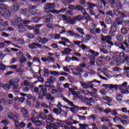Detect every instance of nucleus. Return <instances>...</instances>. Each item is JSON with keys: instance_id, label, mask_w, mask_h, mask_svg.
I'll list each match as a JSON object with an SVG mask.
<instances>
[{"instance_id": "obj_1", "label": "nucleus", "mask_w": 129, "mask_h": 129, "mask_svg": "<svg viewBox=\"0 0 129 129\" xmlns=\"http://www.w3.org/2000/svg\"><path fill=\"white\" fill-rule=\"evenodd\" d=\"M110 88H113L115 90L120 89L121 93L123 94H128L129 86H127V82H124L121 85H110Z\"/></svg>"}, {"instance_id": "obj_2", "label": "nucleus", "mask_w": 129, "mask_h": 129, "mask_svg": "<svg viewBox=\"0 0 129 129\" xmlns=\"http://www.w3.org/2000/svg\"><path fill=\"white\" fill-rule=\"evenodd\" d=\"M8 7L5 4H3L0 6V15L3 16L5 18H10L11 17V12L8 9ZM4 24V20L0 17V25Z\"/></svg>"}, {"instance_id": "obj_3", "label": "nucleus", "mask_w": 129, "mask_h": 129, "mask_svg": "<svg viewBox=\"0 0 129 129\" xmlns=\"http://www.w3.org/2000/svg\"><path fill=\"white\" fill-rule=\"evenodd\" d=\"M117 58H118V56L115 55L113 56L112 57V60L114 61V62H116V66H119V65H121L122 64H123L124 62H126V66H129V57L127 56H126L124 59H117Z\"/></svg>"}, {"instance_id": "obj_4", "label": "nucleus", "mask_w": 129, "mask_h": 129, "mask_svg": "<svg viewBox=\"0 0 129 129\" xmlns=\"http://www.w3.org/2000/svg\"><path fill=\"white\" fill-rule=\"evenodd\" d=\"M54 9H55V3H49L44 6L43 10L45 13H51L53 14V11L55 10Z\"/></svg>"}, {"instance_id": "obj_5", "label": "nucleus", "mask_w": 129, "mask_h": 129, "mask_svg": "<svg viewBox=\"0 0 129 129\" xmlns=\"http://www.w3.org/2000/svg\"><path fill=\"white\" fill-rule=\"evenodd\" d=\"M62 19L64 22H66L67 24H70V25H74L75 24V20L74 18H70L69 16H66V15H62Z\"/></svg>"}, {"instance_id": "obj_6", "label": "nucleus", "mask_w": 129, "mask_h": 129, "mask_svg": "<svg viewBox=\"0 0 129 129\" xmlns=\"http://www.w3.org/2000/svg\"><path fill=\"white\" fill-rule=\"evenodd\" d=\"M17 57L19 59V62L21 64L27 62V58L24 56V53L22 51H19L17 53Z\"/></svg>"}, {"instance_id": "obj_7", "label": "nucleus", "mask_w": 129, "mask_h": 129, "mask_svg": "<svg viewBox=\"0 0 129 129\" xmlns=\"http://www.w3.org/2000/svg\"><path fill=\"white\" fill-rule=\"evenodd\" d=\"M38 87L42 92V96L39 95V97L40 99H43V98H44V96H46V95H47V88L42 85H39Z\"/></svg>"}, {"instance_id": "obj_8", "label": "nucleus", "mask_w": 129, "mask_h": 129, "mask_svg": "<svg viewBox=\"0 0 129 129\" xmlns=\"http://www.w3.org/2000/svg\"><path fill=\"white\" fill-rule=\"evenodd\" d=\"M20 14L21 15H22L23 16H25V19H26V20H29V19H30V15L29 14V11H28V9H22L21 10L20 12Z\"/></svg>"}, {"instance_id": "obj_9", "label": "nucleus", "mask_w": 129, "mask_h": 129, "mask_svg": "<svg viewBox=\"0 0 129 129\" xmlns=\"http://www.w3.org/2000/svg\"><path fill=\"white\" fill-rule=\"evenodd\" d=\"M96 82V83H101V82L100 81H98L96 79H94L92 81H88L87 82V88H93L94 86H93V83Z\"/></svg>"}, {"instance_id": "obj_10", "label": "nucleus", "mask_w": 129, "mask_h": 129, "mask_svg": "<svg viewBox=\"0 0 129 129\" xmlns=\"http://www.w3.org/2000/svg\"><path fill=\"white\" fill-rule=\"evenodd\" d=\"M28 47L29 49H37V48H43V47H42V45L38 43H36L35 42L33 43L32 44H30L28 45Z\"/></svg>"}, {"instance_id": "obj_11", "label": "nucleus", "mask_w": 129, "mask_h": 129, "mask_svg": "<svg viewBox=\"0 0 129 129\" xmlns=\"http://www.w3.org/2000/svg\"><path fill=\"white\" fill-rule=\"evenodd\" d=\"M22 21H23V20H22V18L21 16H15V20H13L12 21V24L14 26H16V23H21Z\"/></svg>"}, {"instance_id": "obj_12", "label": "nucleus", "mask_w": 129, "mask_h": 129, "mask_svg": "<svg viewBox=\"0 0 129 129\" xmlns=\"http://www.w3.org/2000/svg\"><path fill=\"white\" fill-rule=\"evenodd\" d=\"M26 25H25L23 23H20L18 25V31L19 33H24L25 31H26V29L25 28Z\"/></svg>"}, {"instance_id": "obj_13", "label": "nucleus", "mask_w": 129, "mask_h": 129, "mask_svg": "<svg viewBox=\"0 0 129 129\" xmlns=\"http://www.w3.org/2000/svg\"><path fill=\"white\" fill-rule=\"evenodd\" d=\"M20 8V5L19 4V3L17 2H15V3H13V6L11 8L12 11L13 12H17L19 9Z\"/></svg>"}, {"instance_id": "obj_14", "label": "nucleus", "mask_w": 129, "mask_h": 129, "mask_svg": "<svg viewBox=\"0 0 129 129\" xmlns=\"http://www.w3.org/2000/svg\"><path fill=\"white\" fill-rule=\"evenodd\" d=\"M52 18L53 15H52L51 13H49L47 16H45L43 17V20H45V23H50Z\"/></svg>"}, {"instance_id": "obj_15", "label": "nucleus", "mask_w": 129, "mask_h": 129, "mask_svg": "<svg viewBox=\"0 0 129 129\" xmlns=\"http://www.w3.org/2000/svg\"><path fill=\"white\" fill-rule=\"evenodd\" d=\"M101 36L102 37L101 38V40L102 42H106V43H107L108 41H111L112 39L111 36H104L103 35H101Z\"/></svg>"}, {"instance_id": "obj_16", "label": "nucleus", "mask_w": 129, "mask_h": 129, "mask_svg": "<svg viewBox=\"0 0 129 129\" xmlns=\"http://www.w3.org/2000/svg\"><path fill=\"white\" fill-rule=\"evenodd\" d=\"M21 111L24 117H29V112L27 109L25 108H21Z\"/></svg>"}, {"instance_id": "obj_17", "label": "nucleus", "mask_w": 129, "mask_h": 129, "mask_svg": "<svg viewBox=\"0 0 129 129\" xmlns=\"http://www.w3.org/2000/svg\"><path fill=\"white\" fill-rule=\"evenodd\" d=\"M37 39L40 40L39 42V43H41V41L42 45H45L46 43H48V39L45 37L43 38L42 39H41V37L38 36Z\"/></svg>"}, {"instance_id": "obj_18", "label": "nucleus", "mask_w": 129, "mask_h": 129, "mask_svg": "<svg viewBox=\"0 0 129 129\" xmlns=\"http://www.w3.org/2000/svg\"><path fill=\"white\" fill-rule=\"evenodd\" d=\"M87 5H88L87 10H92L93 8H95V7H97V4L91 3L90 2L87 3Z\"/></svg>"}, {"instance_id": "obj_19", "label": "nucleus", "mask_w": 129, "mask_h": 129, "mask_svg": "<svg viewBox=\"0 0 129 129\" xmlns=\"http://www.w3.org/2000/svg\"><path fill=\"white\" fill-rule=\"evenodd\" d=\"M114 56H118L117 60H123L122 59L125 57V54L124 52H122L119 53V55H114Z\"/></svg>"}, {"instance_id": "obj_20", "label": "nucleus", "mask_w": 129, "mask_h": 129, "mask_svg": "<svg viewBox=\"0 0 129 129\" xmlns=\"http://www.w3.org/2000/svg\"><path fill=\"white\" fill-rule=\"evenodd\" d=\"M114 45L116 47H118L119 49H121L123 51H125V48L124 47V46H123L122 44L118 42H115L114 43Z\"/></svg>"}, {"instance_id": "obj_21", "label": "nucleus", "mask_w": 129, "mask_h": 129, "mask_svg": "<svg viewBox=\"0 0 129 129\" xmlns=\"http://www.w3.org/2000/svg\"><path fill=\"white\" fill-rule=\"evenodd\" d=\"M36 118H42V119H46L47 118V115L44 113H39V114H37L36 115Z\"/></svg>"}, {"instance_id": "obj_22", "label": "nucleus", "mask_w": 129, "mask_h": 129, "mask_svg": "<svg viewBox=\"0 0 129 129\" xmlns=\"http://www.w3.org/2000/svg\"><path fill=\"white\" fill-rule=\"evenodd\" d=\"M67 11V8H62L59 11L53 10L52 11L53 14H60V13H65Z\"/></svg>"}, {"instance_id": "obj_23", "label": "nucleus", "mask_w": 129, "mask_h": 129, "mask_svg": "<svg viewBox=\"0 0 129 129\" xmlns=\"http://www.w3.org/2000/svg\"><path fill=\"white\" fill-rule=\"evenodd\" d=\"M53 111L54 113H55L57 115H59V114H60V113L62 112V108L58 109V108H54L53 109Z\"/></svg>"}, {"instance_id": "obj_24", "label": "nucleus", "mask_w": 129, "mask_h": 129, "mask_svg": "<svg viewBox=\"0 0 129 129\" xmlns=\"http://www.w3.org/2000/svg\"><path fill=\"white\" fill-rule=\"evenodd\" d=\"M53 120H54V118L52 115L50 114L48 115V118L46 119V122L47 123H50L51 124V122H52Z\"/></svg>"}, {"instance_id": "obj_25", "label": "nucleus", "mask_w": 129, "mask_h": 129, "mask_svg": "<svg viewBox=\"0 0 129 129\" xmlns=\"http://www.w3.org/2000/svg\"><path fill=\"white\" fill-rule=\"evenodd\" d=\"M76 30H77L78 32L82 35V36H84L85 35V33H84V29L83 28L77 27L76 28Z\"/></svg>"}, {"instance_id": "obj_26", "label": "nucleus", "mask_w": 129, "mask_h": 129, "mask_svg": "<svg viewBox=\"0 0 129 129\" xmlns=\"http://www.w3.org/2000/svg\"><path fill=\"white\" fill-rule=\"evenodd\" d=\"M89 52L92 54V55H93V56H95V57H97V56H99V53L98 52H96L92 49H90Z\"/></svg>"}, {"instance_id": "obj_27", "label": "nucleus", "mask_w": 129, "mask_h": 129, "mask_svg": "<svg viewBox=\"0 0 129 129\" xmlns=\"http://www.w3.org/2000/svg\"><path fill=\"white\" fill-rule=\"evenodd\" d=\"M41 21V18L39 17H35L34 18H32L31 22L37 24V23H39Z\"/></svg>"}, {"instance_id": "obj_28", "label": "nucleus", "mask_w": 129, "mask_h": 129, "mask_svg": "<svg viewBox=\"0 0 129 129\" xmlns=\"http://www.w3.org/2000/svg\"><path fill=\"white\" fill-rule=\"evenodd\" d=\"M117 111H120V109H115L114 110L111 111V114L112 115L115 116V115H117L118 114Z\"/></svg>"}, {"instance_id": "obj_29", "label": "nucleus", "mask_w": 129, "mask_h": 129, "mask_svg": "<svg viewBox=\"0 0 129 129\" xmlns=\"http://www.w3.org/2000/svg\"><path fill=\"white\" fill-rule=\"evenodd\" d=\"M72 52V49L68 48H66L63 51H62V54H66V55H69V53Z\"/></svg>"}, {"instance_id": "obj_30", "label": "nucleus", "mask_w": 129, "mask_h": 129, "mask_svg": "<svg viewBox=\"0 0 129 129\" xmlns=\"http://www.w3.org/2000/svg\"><path fill=\"white\" fill-rule=\"evenodd\" d=\"M47 80L48 81H49L50 83L52 84L53 82H56V77L54 76H51Z\"/></svg>"}, {"instance_id": "obj_31", "label": "nucleus", "mask_w": 129, "mask_h": 129, "mask_svg": "<svg viewBox=\"0 0 129 129\" xmlns=\"http://www.w3.org/2000/svg\"><path fill=\"white\" fill-rule=\"evenodd\" d=\"M105 23L107 25H109V24H111L112 23V20L110 17H107L105 18Z\"/></svg>"}, {"instance_id": "obj_32", "label": "nucleus", "mask_w": 129, "mask_h": 129, "mask_svg": "<svg viewBox=\"0 0 129 129\" xmlns=\"http://www.w3.org/2000/svg\"><path fill=\"white\" fill-rule=\"evenodd\" d=\"M116 8L118 9V10H121L122 8V5H121V4L120 3V1H118L115 4Z\"/></svg>"}, {"instance_id": "obj_33", "label": "nucleus", "mask_w": 129, "mask_h": 129, "mask_svg": "<svg viewBox=\"0 0 129 129\" xmlns=\"http://www.w3.org/2000/svg\"><path fill=\"white\" fill-rule=\"evenodd\" d=\"M44 84L46 87H50V88H53V85H51L52 84V83H51L49 81H45Z\"/></svg>"}, {"instance_id": "obj_34", "label": "nucleus", "mask_w": 129, "mask_h": 129, "mask_svg": "<svg viewBox=\"0 0 129 129\" xmlns=\"http://www.w3.org/2000/svg\"><path fill=\"white\" fill-rule=\"evenodd\" d=\"M115 22L117 25H121L122 24V19L117 17L115 19Z\"/></svg>"}, {"instance_id": "obj_35", "label": "nucleus", "mask_w": 129, "mask_h": 129, "mask_svg": "<svg viewBox=\"0 0 129 129\" xmlns=\"http://www.w3.org/2000/svg\"><path fill=\"white\" fill-rule=\"evenodd\" d=\"M116 38L118 42H121L123 40V37L120 34H117Z\"/></svg>"}, {"instance_id": "obj_36", "label": "nucleus", "mask_w": 129, "mask_h": 129, "mask_svg": "<svg viewBox=\"0 0 129 129\" xmlns=\"http://www.w3.org/2000/svg\"><path fill=\"white\" fill-rule=\"evenodd\" d=\"M117 30L116 29V27L113 25L111 27V31L110 32L109 35H110V34H112V33H115Z\"/></svg>"}, {"instance_id": "obj_37", "label": "nucleus", "mask_w": 129, "mask_h": 129, "mask_svg": "<svg viewBox=\"0 0 129 129\" xmlns=\"http://www.w3.org/2000/svg\"><path fill=\"white\" fill-rule=\"evenodd\" d=\"M29 11H32L33 10H36L37 6L36 5L33 6L31 4L28 5Z\"/></svg>"}, {"instance_id": "obj_38", "label": "nucleus", "mask_w": 129, "mask_h": 129, "mask_svg": "<svg viewBox=\"0 0 129 129\" xmlns=\"http://www.w3.org/2000/svg\"><path fill=\"white\" fill-rule=\"evenodd\" d=\"M83 19V17H82V16L80 15L77 16L74 18L75 22H76V21H81Z\"/></svg>"}, {"instance_id": "obj_39", "label": "nucleus", "mask_w": 129, "mask_h": 129, "mask_svg": "<svg viewBox=\"0 0 129 129\" xmlns=\"http://www.w3.org/2000/svg\"><path fill=\"white\" fill-rule=\"evenodd\" d=\"M102 99H103V100H105V101H108V102H110V101L112 100L111 97H109L108 96L103 97Z\"/></svg>"}, {"instance_id": "obj_40", "label": "nucleus", "mask_w": 129, "mask_h": 129, "mask_svg": "<svg viewBox=\"0 0 129 129\" xmlns=\"http://www.w3.org/2000/svg\"><path fill=\"white\" fill-rule=\"evenodd\" d=\"M67 34H68V36H70V37H73V36H74V35H75V32H74L73 30L68 31H67Z\"/></svg>"}, {"instance_id": "obj_41", "label": "nucleus", "mask_w": 129, "mask_h": 129, "mask_svg": "<svg viewBox=\"0 0 129 129\" xmlns=\"http://www.w3.org/2000/svg\"><path fill=\"white\" fill-rule=\"evenodd\" d=\"M100 51L102 52V53H103V54H108V51L104 47L100 48Z\"/></svg>"}, {"instance_id": "obj_42", "label": "nucleus", "mask_w": 129, "mask_h": 129, "mask_svg": "<svg viewBox=\"0 0 129 129\" xmlns=\"http://www.w3.org/2000/svg\"><path fill=\"white\" fill-rule=\"evenodd\" d=\"M28 4V2L27 0H21L20 2V5L21 6H23V7H26L27 5Z\"/></svg>"}, {"instance_id": "obj_43", "label": "nucleus", "mask_w": 129, "mask_h": 129, "mask_svg": "<svg viewBox=\"0 0 129 129\" xmlns=\"http://www.w3.org/2000/svg\"><path fill=\"white\" fill-rule=\"evenodd\" d=\"M101 121L103 122H109V119L107 117H103L101 118Z\"/></svg>"}, {"instance_id": "obj_44", "label": "nucleus", "mask_w": 129, "mask_h": 129, "mask_svg": "<svg viewBox=\"0 0 129 129\" xmlns=\"http://www.w3.org/2000/svg\"><path fill=\"white\" fill-rule=\"evenodd\" d=\"M47 61L49 63H53L54 62H55V59H54V58L49 56H47Z\"/></svg>"}, {"instance_id": "obj_45", "label": "nucleus", "mask_w": 129, "mask_h": 129, "mask_svg": "<svg viewBox=\"0 0 129 129\" xmlns=\"http://www.w3.org/2000/svg\"><path fill=\"white\" fill-rule=\"evenodd\" d=\"M121 33H122L123 35H126L127 34V29L125 27H122L121 29Z\"/></svg>"}, {"instance_id": "obj_46", "label": "nucleus", "mask_w": 129, "mask_h": 129, "mask_svg": "<svg viewBox=\"0 0 129 129\" xmlns=\"http://www.w3.org/2000/svg\"><path fill=\"white\" fill-rule=\"evenodd\" d=\"M18 43L19 45H24V44H25V40L22 38H19L18 40Z\"/></svg>"}, {"instance_id": "obj_47", "label": "nucleus", "mask_w": 129, "mask_h": 129, "mask_svg": "<svg viewBox=\"0 0 129 129\" xmlns=\"http://www.w3.org/2000/svg\"><path fill=\"white\" fill-rule=\"evenodd\" d=\"M80 83L81 86H82L83 88H85L86 89H88L87 82L84 83L83 82H80Z\"/></svg>"}, {"instance_id": "obj_48", "label": "nucleus", "mask_w": 129, "mask_h": 129, "mask_svg": "<svg viewBox=\"0 0 129 129\" xmlns=\"http://www.w3.org/2000/svg\"><path fill=\"white\" fill-rule=\"evenodd\" d=\"M61 38V35L58 34H55L53 35V39L54 40H59Z\"/></svg>"}, {"instance_id": "obj_49", "label": "nucleus", "mask_w": 129, "mask_h": 129, "mask_svg": "<svg viewBox=\"0 0 129 129\" xmlns=\"http://www.w3.org/2000/svg\"><path fill=\"white\" fill-rule=\"evenodd\" d=\"M90 95L92 97H94V98H98V95H97V93H94V92H91V93H90Z\"/></svg>"}, {"instance_id": "obj_50", "label": "nucleus", "mask_w": 129, "mask_h": 129, "mask_svg": "<svg viewBox=\"0 0 129 129\" xmlns=\"http://www.w3.org/2000/svg\"><path fill=\"white\" fill-rule=\"evenodd\" d=\"M114 121L115 122V123H118L119 121H121V119L118 117H115L113 118Z\"/></svg>"}, {"instance_id": "obj_51", "label": "nucleus", "mask_w": 129, "mask_h": 129, "mask_svg": "<svg viewBox=\"0 0 129 129\" xmlns=\"http://www.w3.org/2000/svg\"><path fill=\"white\" fill-rule=\"evenodd\" d=\"M81 93L79 91H75L73 92L72 95H74V96H76V97H79V95H80Z\"/></svg>"}, {"instance_id": "obj_52", "label": "nucleus", "mask_w": 129, "mask_h": 129, "mask_svg": "<svg viewBox=\"0 0 129 129\" xmlns=\"http://www.w3.org/2000/svg\"><path fill=\"white\" fill-rule=\"evenodd\" d=\"M3 88L6 91L10 90V89H11V86L9 84L4 85Z\"/></svg>"}, {"instance_id": "obj_53", "label": "nucleus", "mask_w": 129, "mask_h": 129, "mask_svg": "<svg viewBox=\"0 0 129 129\" xmlns=\"http://www.w3.org/2000/svg\"><path fill=\"white\" fill-rule=\"evenodd\" d=\"M50 74L51 75H53V76H59V73L56 71H51Z\"/></svg>"}, {"instance_id": "obj_54", "label": "nucleus", "mask_w": 129, "mask_h": 129, "mask_svg": "<svg viewBox=\"0 0 129 129\" xmlns=\"http://www.w3.org/2000/svg\"><path fill=\"white\" fill-rule=\"evenodd\" d=\"M80 125L81 129H86L89 126V125L86 124H80Z\"/></svg>"}, {"instance_id": "obj_55", "label": "nucleus", "mask_w": 129, "mask_h": 129, "mask_svg": "<svg viewBox=\"0 0 129 129\" xmlns=\"http://www.w3.org/2000/svg\"><path fill=\"white\" fill-rule=\"evenodd\" d=\"M1 123H3L4 125L7 126L10 123V122L7 120H4L1 121Z\"/></svg>"}, {"instance_id": "obj_56", "label": "nucleus", "mask_w": 129, "mask_h": 129, "mask_svg": "<svg viewBox=\"0 0 129 129\" xmlns=\"http://www.w3.org/2000/svg\"><path fill=\"white\" fill-rule=\"evenodd\" d=\"M37 62V63H39V64H41V60H40V58L38 57H34L33 59V62Z\"/></svg>"}, {"instance_id": "obj_57", "label": "nucleus", "mask_w": 129, "mask_h": 129, "mask_svg": "<svg viewBox=\"0 0 129 129\" xmlns=\"http://www.w3.org/2000/svg\"><path fill=\"white\" fill-rule=\"evenodd\" d=\"M61 40H62V41H63L64 42H66V43H69V44H71V42H70V40L65 37H61Z\"/></svg>"}, {"instance_id": "obj_58", "label": "nucleus", "mask_w": 129, "mask_h": 129, "mask_svg": "<svg viewBox=\"0 0 129 129\" xmlns=\"http://www.w3.org/2000/svg\"><path fill=\"white\" fill-rule=\"evenodd\" d=\"M16 72L18 73H23V72H25V70H24V69L19 68L16 69Z\"/></svg>"}, {"instance_id": "obj_59", "label": "nucleus", "mask_w": 129, "mask_h": 129, "mask_svg": "<svg viewBox=\"0 0 129 129\" xmlns=\"http://www.w3.org/2000/svg\"><path fill=\"white\" fill-rule=\"evenodd\" d=\"M84 18L86 20V21H90V16L88 14H86V15H84Z\"/></svg>"}, {"instance_id": "obj_60", "label": "nucleus", "mask_w": 129, "mask_h": 129, "mask_svg": "<svg viewBox=\"0 0 129 129\" xmlns=\"http://www.w3.org/2000/svg\"><path fill=\"white\" fill-rule=\"evenodd\" d=\"M119 11H118L116 9H113V14L115 15V16H118V14H119Z\"/></svg>"}, {"instance_id": "obj_61", "label": "nucleus", "mask_w": 129, "mask_h": 129, "mask_svg": "<svg viewBox=\"0 0 129 129\" xmlns=\"http://www.w3.org/2000/svg\"><path fill=\"white\" fill-rule=\"evenodd\" d=\"M83 7H82V6H81V5H77L76 6H75V9L76 11H79L80 12V11L82 10V9Z\"/></svg>"}, {"instance_id": "obj_62", "label": "nucleus", "mask_w": 129, "mask_h": 129, "mask_svg": "<svg viewBox=\"0 0 129 129\" xmlns=\"http://www.w3.org/2000/svg\"><path fill=\"white\" fill-rule=\"evenodd\" d=\"M34 123L37 126H40L42 125V122L40 120H36Z\"/></svg>"}, {"instance_id": "obj_63", "label": "nucleus", "mask_w": 129, "mask_h": 129, "mask_svg": "<svg viewBox=\"0 0 129 129\" xmlns=\"http://www.w3.org/2000/svg\"><path fill=\"white\" fill-rule=\"evenodd\" d=\"M47 27L48 29H50L51 30H52V29H54V25H53V24L52 23L47 24Z\"/></svg>"}, {"instance_id": "obj_64", "label": "nucleus", "mask_w": 129, "mask_h": 129, "mask_svg": "<svg viewBox=\"0 0 129 129\" xmlns=\"http://www.w3.org/2000/svg\"><path fill=\"white\" fill-rule=\"evenodd\" d=\"M74 44L79 46H80V44H81V41L79 40H74Z\"/></svg>"}]
</instances>
